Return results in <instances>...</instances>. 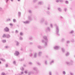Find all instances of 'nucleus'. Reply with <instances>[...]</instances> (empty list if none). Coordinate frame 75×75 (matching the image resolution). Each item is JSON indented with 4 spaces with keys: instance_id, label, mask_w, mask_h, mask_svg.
Here are the masks:
<instances>
[{
    "instance_id": "1",
    "label": "nucleus",
    "mask_w": 75,
    "mask_h": 75,
    "mask_svg": "<svg viewBox=\"0 0 75 75\" xmlns=\"http://www.w3.org/2000/svg\"><path fill=\"white\" fill-rule=\"evenodd\" d=\"M55 26L56 27V31H57V35L59 36V27L57 26V24H55Z\"/></svg>"
},
{
    "instance_id": "2",
    "label": "nucleus",
    "mask_w": 75,
    "mask_h": 75,
    "mask_svg": "<svg viewBox=\"0 0 75 75\" xmlns=\"http://www.w3.org/2000/svg\"><path fill=\"white\" fill-rule=\"evenodd\" d=\"M43 38L46 41H47V42H45V46H47V42H48V38L46 36H44Z\"/></svg>"
},
{
    "instance_id": "3",
    "label": "nucleus",
    "mask_w": 75,
    "mask_h": 75,
    "mask_svg": "<svg viewBox=\"0 0 75 75\" xmlns=\"http://www.w3.org/2000/svg\"><path fill=\"white\" fill-rule=\"evenodd\" d=\"M28 21H30V22L32 20H33V19H32V18H31V16H28Z\"/></svg>"
},
{
    "instance_id": "4",
    "label": "nucleus",
    "mask_w": 75,
    "mask_h": 75,
    "mask_svg": "<svg viewBox=\"0 0 75 75\" xmlns=\"http://www.w3.org/2000/svg\"><path fill=\"white\" fill-rule=\"evenodd\" d=\"M38 4L40 5H42V4H44V2L42 1H39L38 2Z\"/></svg>"
},
{
    "instance_id": "5",
    "label": "nucleus",
    "mask_w": 75,
    "mask_h": 75,
    "mask_svg": "<svg viewBox=\"0 0 75 75\" xmlns=\"http://www.w3.org/2000/svg\"><path fill=\"white\" fill-rule=\"evenodd\" d=\"M23 23H24V24H29V23H30V21L28 20V21H27L25 22H23Z\"/></svg>"
},
{
    "instance_id": "6",
    "label": "nucleus",
    "mask_w": 75,
    "mask_h": 75,
    "mask_svg": "<svg viewBox=\"0 0 75 75\" xmlns=\"http://www.w3.org/2000/svg\"><path fill=\"white\" fill-rule=\"evenodd\" d=\"M37 52H35L34 53V54L33 55V57H34L35 58H37Z\"/></svg>"
},
{
    "instance_id": "7",
    "label": "nucleus",
    "mask_w": 75,
    "mask_h": 75,
    "mask_svg": "<svg viewBox=\"0 0 75 75\" xmlns=\"http://www.w3.org/2000/svg\"><path fill=\"white\" fill-rule=\"evenodd\" d=\"M29 57H32L33 56H34V54L33 53V52H32L31 53H30L29 54Z\"/></svg>"
},
{
    "instance_id": "8",
    "label": "nucleus",
    "mask_w": 75,
    "mask_h": 75,
    "mask_svg": "<svg viewBox=\"0 0 75 75\" xmlns=\"http://www.w3.org/2000/svg\"><path fill=\"white\" fill-rule=\"evenodd\" d=\"M28 75H31L32 74H33V73L32 71H29L27 73Z\"/></svg>"
},
{
    "instance_id": "9",
    "label": "nucleus",
    "mask_w": 75,
    "mask_h": 75,
    "mask_svg": "<svg viewBox=\"0 0 75 75\" xmlns=\"http://www.w3.org/2000/svg\"><path fill=\"white\" fill-rule=\"evenodd\" d=\"M42 52H40L38 53V55L39 56H40V57H41L42 55Z\"/></svg>"
},
{
    "instance_id": "10",
    "label": "nucleus",
    "mask_w": 75,
    "mask_h": 75,
    "mask_svg": "<svg viewBox=\"0 0 75 75\" xmlns=\"http://www.w3.org/2000/svg\"><path fill=\"white\" fill-rule=\"evenodd\" d=\"M28 70H26L24 71V73L26 75H27V73H28Z\"/></svg>"
},
{
    "instance_id": "11",
    "label": "nucleus",
    "mask_w": 75,
    "mask_h": 75,
    "mask_svg": "<svg viewBox=\"0 0 75 75\" xmlns=\"http://www.w3.org/2000/svg\"><path fill=\"white\" fill-rule=\"evenodd\" d=\"M37 47L38 48H39V49H42L43 47L42 46H41L40 45H39L37 46Z\"/></svg>"
},
{
    "instance_id": "12",
    "label": "nucleus",
    "mask_w": 75,
    "mask_h": 75,
    "mask_svg": "<svg viewBox=\"0 0 75 75\" xmlns=\"http://www.w3.org/2000/svg\"><path fill=\"white\" fill-rule=\"evenodd\" d=\"M54 49H55V50H58L59 49V47H58L57 46H56L55 47H54Z\"/></svg>"
},
{
    "instance_id": "13",
    "label": "nucleus",
    "mask_w": 75,
    "mask_h": 75,
    "mask_svg": "<svg viewBox=\"0 0 75 75\" xmlns=\"http://www.w3.org/2000/svg\"><path fill=\"white\" fill-rule=\"evenodd\" d=\"M33 69L34 70H35V71H37V70L38 69L37 67H33Z\"/></svg>"
},
{
    "instance_id": "14",
    "label": "nucleus",
    "mask_w": 75,
    "mask_h": 75,
    "mask_svg": "<svg viewBox=\"0 0 75 75\" xmlns=\"http://www.w3.org/2000/svg\"><path fill=\"white\" fill-rule=\"evenodd\" d=\"M44 21H45L44 19H42L41 20L40 22L41 23H44Z\"/></svg>"
},
{
    "instance_id": "15",
    "label": "nucleus",
    "mask_w": 75,
    "mask_h": 75,
    "mask_svg": "<svg viewBox=\"0 0 75 75\" xmlns=\"http://www.w3.org/2000/svg\"><path fill=\"white\" fill-rule=\"evenodd\" d=\"M66 64H67V65H71V63L69 62H67Z\"/></svg>"
},
{
    "instance_id": "16",
    "label": "nucleus",
    "mask_w": 75,
    "mask_h": 75,
    "mask_svg": "<svg viewBox=\"0 0 75 75\" xmlns=\"http://www.w3.org/2000/svg\"><path fill=\"white\" fill-rule=\"evenodd\" d=\"M4 30L6 31L7 32L8 31V28L6 27L4 29Z\"/></svg>"
},
{
    "instance_id": "17",
    "label": "nucleus",
    "mask_w": 75,
    "mask_h": 75,
    "mask_svg": "<svg viewBox=\"0 0 75 75\" xmlns=\"http://www.w3.org/2000/svg\"><path fill=\"white\" fill-rule=\"evenodd\" d=\"M19 35L20 36H23V32H20Z\"/></svg>"
},
{
    "instance_id": "18",
    "label": "nucleus",
    "mask_w": 75,
    "mask_h": 75,
    "mask_svg": "<svg viewBox=\"0 0 75 75\" xmlns=\"http://www.w3.org/2000/svg\"><path fill=\"white\" fill-rule=\"evenodd\" d=\"M66 55L67 57H68V56L69 55V53L68 52H67V53H66Z\"/></svg>"
},
{
    "instance_id": "19",
    "label": "nucleus",
    "mask_w": 75,
    "mask_h": 75,
    "mask_svg": "<svg viewBox=\"0 0 75 75\" xmlns=\"http://www.w3.org/2000/svg\"><path fill=\"white\" fill-rule=\"evenodd\" d=\"M45 25H48V23L47 21H46L45 22Z\"/></svg>"
},
{
    "instance_id": "20",
    "label": "nucleus",
    "mask_w": 75,
    "mask_h": 75,
    "mask_svg": "<svg viewBox=\"0 0 75 75\" xmlns=\"http://www.w3.org/2000/svg\"><path fill=\"white\" fill-rule=\"evenodd\" d=\"M18 54L19 53L18 52H16L15 54V55H18Z\"/></svg>"
},
{
    "instance_id": "21",
    "label": "nucleus",
    "mask_w": 75,
    "mask_h": 75,
    "mask_svg": "<svg viewBox=\"0 0 75 75\" xmlns=\"http://www.w3.org/2000/svg\"><path fill=\"white\" fill-rule=\"evenodd\" d=\"M62 50L63 52H64L65 51V49H64V48H62Z\"/></svg>"
},
{
    "instance_id": "22",
    "label": "nucleus",
    "mask_w": 75,
    "mask_h": 75,
    "mask_svg": "<svg viewBox=\"0 0 75 75\" xmlns=\"http://www.w3.org/2000/svg\"><path fill=\"white\" fill-rule=\"evenodd\" d=\"M47 30L48 31H50V28L49 27H48L47 28Z\"/></svg>"
},
{
    "instance_id": "23",
    "label": "nucleus",
    "mask_w": 75,
    "mask_h": 75,
    "mask_svg": "<svg viewBox=\"0 0 75 75\" xmlns=\"http://www.w3.org/2000/svg\"><path fill=\"white\" fill-rule=\"evenodd\" d=\"M65 3L66 4H68L69 3V2H68V1H65Z\"/></svg>"
},
{
    "instance_id": "24",
    "label": "nucleus",
    "mask_w": 75,
    "mask_h": 75,
    "mask_svg": "<svg viewBox=\"0 0 75 75\" xmlns=\"http://www.w3.org/2000/svg\"><path fill=\"white\" fill-rule=\"evenodd\" d=\"M21 69L22 71H24V68H23V67H21Z\"/></svg>"
},
{
    "instance_id": "25",
    "label": "nucleus",
    "mask_w": 75,
    "mask_h": 75,
    "mask_svg": "<svg viewBox=\"0 0 75 75\" xmlns=\"http://www.w3.org/2000/svg\"><path fill=\"white\" fill-rule=\"evenodd\" d=\"M37 1H38V0H33V2L34 3H36Z\"/></svg>"
},
{
    "instance_id": "26",
    "label": "nucleus",
    "mask_w": 75,
    "mask_h": 75,
    "mask_svg": "<svg viewBox=\"0 0 75 75\" xmlns=\"http://www.w3.org/2000/svg\"><path fill=\"white\" fill-rule=\"evenodd\" d=\"M54 61L53 60L51 62H50V64L51 65V64H52V63H54Z\"/></svg>"
},
{
    "instance_id": "27",
    "label": "nucleus",
    "mask_w": 75,
    "mask_h": 75,
    "mask_svg": "<svg viewBox=\"0 0 75 75\" xmlns=\"http://www.w3.org/2000/svg\"><path fill=\"white\" fill-rule=\"evenodd\" d=\"M29 64H30V65H33V63L31 62H29Z\"/></svg>"
},
{
    "instance_id": "28",
    "label": "nucleus",
    "mask_w": 75,
    "mask_h": 75,
    "mask_svg": "<svg viewBox=\"0 0 75 75\" xmlns=\"http://www.w3.org/2000/svg\"><path fill=\"white\" fill-rule=\"evenodd\" d=\"M42 43H44L45 42V40H42Z\"/></svg>"
},
{
    "instance_id": "29",
    "label": "nucleus",
    "mask_w": 75,
    "mask_h": 75,
    "mask_svg": "<svg viewBox=\"0 0 75 75\" xmlns=\"http://www.w3.org/2000/svg\"><path fill=\"white\" fill-rule=\"evenodd\" d=\"M59 1L61 3H63L64 1L63 0H59Z\"/></svg>"
},
{
    "instance_id": "30",
    "label": "nucleus",
    "mask_w": 75,
    "mask_h": 75,
    "mask_svg": "<svg viewBox=\"0 0 75 75\" xmlns=\"http://www.w3.org/2000/svg\"><path fill=\"white\" fill-rule=\"evenodd\" d=\"M24 58H23V59H20V61H24Z\"/></svg>"
},
{
    "instance_id": "31",
    "label": "nucleus",
    "mask_w": 75,
    "mask_h": 75,
    "mask_svg": "<svg viewBox=\"0 0 75 75\" xmlns=\"http://www.w3.org/2000/svg\"><path fill=\"white\" fill-rule=\"evenodd\" d=\"M74 31L73 30H72V31H71L70 32V33L71 34H72V33H74Z\"/></svg>"
},
{
    "instance_id": "32",
    "label": "nucleus",
    "mask_w": 75,
    "mask_h": 75,
    "mask_svg": "<svg viewBox=\"0 0 75 75\" xmlns=\"http://www.w3.org/2000/svg\"><path fill=\"white\" fill-rule=\"evenodd\" d=\"M19 40H23V38L20 37Z\"/></svg>"
},
{
    "instance_id": "33",
    "label": "nucleus",
    "mask_w": 75,
    "mask_h": 75,
    "mask_svg": "<svg viewBox=\"0 0 75 75\" xmlns=\"http://www.w3.org/2000/svg\"><path fill=\"white\" fill-rule=\"evenodd\" d=\"M45 65H47V61H45Z\"/></svg>"
},
{
    "instance_id": "34",
    "label": "nucleus",
    "mask_w": 75,
    "mask_h": 75,
    "mask_svg": "<svg viewBox=\"0 0 75 75\" xmlns=\"http://www.w3.org/2000/svg\"><path fill=\"white\" fill-rule=\"evenodd\" d=\"M29 13H32V11L31 10H29Z\"/></svg>"
},
{
    "instance_id": "35",
    "label": "nucleus",
    "mask_w": 75,
    "mask_h": 75,
    "mask_svg": "<svg viewBox=\"0 0 75 75\" xmlns=\"http://www.w3.org/2000/svg\"><path fill=\"white\" fill-rule=\"evenodd\" d=\"M33 39V38H32V37L31 36L29 38V40H31Z\"/></svg>"
},
{
    "instance_id": "36",
    "label": "nucleus",
    "mask_w": 75,
    "mask_h": 75,
    "mask_svg": "<svg viewBox=\"0 0 75 75\" xmlns=\"http://www.w3.org/2000/svg\"><path fill=\"white\" fill-rule=\"evenodd\" d=\"M72 63H74V62L72 61H71V64H72Z\"/></svg>"
},
{
    "instance_id": "37",
    "label": "nucleus",
    "mask_w": 75,
    "mask_h": 75,
    "mask_svg": "<svg viewBox=\"0 0 75 75\" xmlns=\"http://www.w3.org/2000/svg\"><path fill=\"white\" fill-rule=\"evenodd\" d=\"M29 44H30V45H32L33 44V43L32 42H30Z\"/></svg>"
},
{
    "instance_id": "38",
    "label": "nucleus",
    "mask_w": 75,
    "mask_h": 75,
    "mask_svg": "<svg viewBox=\"0 0 75 75\" xmlns=\"http://www.w3.org/2000/svg\"><path fill=\"white\" fill-rule=\"evenodd\" d=\"M37 64H38L39 65H41V63H40L39 62L37 63Z\"/></svg>"
},
{
    "instance_id": "39",
    "label": "nucleus",
    "mask_w": 75,
    "mask_h": 75,
    "mask_svg": "<svg viewBox=\"0 0 75 75\" xmlns=\"http://www.w3.org/2000/svg\"><path fill=\"white\" fill-rule=\"evenodd\" d=\"M50 25H51V27L52 28H53V25H52V24H50Z\"/></svg>"
},
{
    "instance_id": "40",
    "label": "nucleus",
    "mask_w": 75,
    "mask_h": 75,
    "mask_svg": "<svg viewBox=\"0 0 75 75\" xmlns=\"http://www.w3.org/2000/svg\"><path fill=\"white\" fill-rule=\"evenodd\" d=\"M49 75H52V73H51V71L49 72Z\"/></svg>"
},
{
    "instance_id": "41",
    "label": "nucleus",
    "mask_w": 75,
    "mask_h": 75,
    "mask_svg": "<svg viewBox=\"0 0 75 75\" xmlns=\"http://www.w3.org/2000/svg\"><path fill=\"white\" fill-rule=\"evenodd\" d=\"M20 50L21 51H23V48H21L20 49Z\"/></svg>"
},
{
    "instance_id": "42",
    "label": "nucleus",
    "mask_w": 75,
    "mask_h": 75,
    "mask_svg": "<svg viewBox=\"0 0 75 75\" xmlns=\"http://www.w3.org/2000/svg\"><path fill=\"white\" fill-rule=\"evenodd\" d=\"M59 0H56L57 3H59Z\"/></svg>"
},
{
    "instance_id": "43",
    "label": "nucleus",
    "mask_w": 75,
    "mask_h": 75,
    "mask_svg": "<svg viewBox=\"0 0 75 75\" xmlns=\"http://www.w3.org/2000/svg\"><path fill=\"white\" fill-rule=\"evenodd\" d=\"M1 60H2V61H5V60L3 59H1Z\"/></svg>"
},
{
    "instance_id": "44",
    "label": "nucleus",
    "mask_w": 75,
    "mask_h": 75,
    "mask_svg": "<svg viewBox=\"0 0 75 75\" xmlns=\"http://www.w3.org/2000/svg\"><path fill=\"white\" fill-rule=\"evenodd\" d=\"M9 0H5L6 1V3H8V1Z\"/></svg>"
},
{
    "instance_id": "45",
    "label": "nucleus",
    "mask_w": 75,
    "mask_h": 75,
    "mask_svg": "<svg viewBox=\"0 0 75 75\" xmlns=\"http://www.w3.org/2000/svg\"><path fill=\"white\" fill-rule=\"evenodd\" d=\"M63 74H64V75H65V71H63Z\"/></svg>"
},
{
    "instance_id": "46",
    "label": "nucleus",
    "mask_w": 75,
    "mask_h": 75,
    "mask_svg": "<svg viewBox=\"0 0 75 75\" xmlns=\"http://www.w3.org/2000/svg\"><path fill=\"white\" fill-rule=\"evenodd\" d=\"M6 37L7 38H9V37H10V35H7L6 36Z\"/></svg>"
},
{
    "instance_id": "47",
    "label": "nucleus",
    "mask_w": 75,
    "mask_h": 75,
    "mask_svg": "<svg viewBox=\"0 0 75 75\" xmlns=\"http://www.w3.org/2000/svg\"><path fill=\"white\" fill-rule=\"evenodd\" d=\"M1 75H5V74L4 73H2L1 74Z\"/></svg>"
},
{
    "instance_id": "48",
    "label": "nucleus",
    "mask_w": 75,
    "mask_h": 75,
    "mask_svg": "<svg viewBox=\"0 0 75 75\" xmlns=\"http://www.w3.org/2000/svg\"><path fill=\"white\" fill-rule=\"evenodd\" d=\"M62 41H65V39L64 38H62Z\"/></svg>"
},
{
    "instance_id": "49",
    "label": "nucleus",
    "mask_w": 75,
    "mask_h": 75,
    "mask_svg": "<svg viewBox=\"0 0 75 75\" xmlns=\"http://www.w3.org/2000/svg\"><path fill=\"white\" fill-rule=\"evenodd\" d=\"M67 42L68 44H69V42H70V41H68Z\"/></svg>"
},
{
    "instance_id": "50",
    "label": "nucleus",
    "mask_w": 75,
    "mask_h": 75,
    "mask_svg": "<svg viewBox=\"0 0 75 75\" xmlns=\"http://www.w3.org/2000/svg\"><path fill=\"white\" fill-rule=\"evenodd\" d=\"M58 10H61V8H57Z\"/></svg>"
},
{
    "instance_id": "51",
    "label": "nucleus",
    "mask_w": 75,
    "mask_h": 75,
    "mask_svg": "<svg viewBox=\"0 0 75 75\" xmlns=\"http://www.w3.org/2000/svg\"><path fill=\"white\" fill-rule=\"evenodd\" d=\"M6 35H3V37H6Z\"/></svg>"
},
{
    "instance_id": "52",
    "label": "nucleus",
    "mask_w": 75,
    "mask_h": 75,
    "mask_svg": "<svg viewBox=\"0 0 75 75\" xmlns=\"http://www.w3.org/2000/svg\"><path fill=\"white\" fill-rule=\"evenodd\" d=\"M70 74L71 75H74V74L72 73H70Z\"/></svg>"
},
{
    "instance_id": "53",
    "label": "nucleus",
    "mask_w": 75,
    "mask_h": 75,
    "mask_svg": "<svg viewBox=\"0 0 75 75\" xmlns=\"http://www.w3.org/2000/svg\"><path fill=\"white\" fill-rule=\"evenodd\" d=\"M47 9H48V10H50V9H51V8L50 7H49Z\"/></svg>"
},
{
    "instance_id": "54",
    "label": "nucleus",
    "mask_w": 75,
    "mask_h": 75,
    "mask_svg": "<svg viewBox=\"0 0 75 75\" xmlns=\"http://www.w3.org/2000/svg\"><path fill=\"white\" fill-rule=\"evenodd\" d=\"M13 22H16V20L15 19H13Z\"/></svg>"
},
{
    "instance_id": "55",
    "label": "nucleus",
    "mask_w": 75,
    "mask_h": 75,
    "mask_svg": "<svg viewBox=\"0 0 75 75\" xmlns=\"http://www.w3.org/2000/svg\"><path fill=\"white\" fill-rule=\"evenodd\" d=\"M24 74V72H21V74Z\"/></svg>"
},
{
    "instance_id": "56",
    "label": "nucleus",
    "mask_w": 75,
    "mask_h": 75,
    "mask_svg": "<svg viewBox=\"0 0 75 75\" xmlns=\"http://www.w3.org/2000/svg\"><path fill=\"white\" fill-rule=\"evenodd\" d=\"M19 17L21 16V12H19Z\"/></svg>"
},
{
    "instance_id": "57",
    "label": "nucleus",
    "mask_w": 75,
    "mask_h": 75,
    "mask_svg": "<svg viewBox=\"0 0 75 75\" xmlns=\"http://www.w3.org/2000/svg\"><path fill=\"white\" fill-rule=\"evenodd\" d=\"M3 42H6V40H3Z\"/></svg>"
},
{
    "instance_id": "58",
    "label": "nucleus",
    "mask_w": 75,
    "mask_h": 75,
    "mask_svg": "<svg viewBox=\"0 0 75 75\" xmlns=\"http://www.w3.org/2000/svg\"><path fill=\"white\" fill-rule=\"evenodd\" d=\"M59 12H61V11H62V10H59Z\"/></svg>"
},
{
    "instance_id": "59",
    "label": "nucleus",
    "mask_w": 75,
    "mask_h": 75,
    "mask_svg": "<svg viewBox=\"0 0 75 75\" xmlns=\"http://www.w3.org/2000/svg\"><path fill=\"white\" fill-rule=\"evenodd\" d=\"M72 42H74V39H72L71 40Z\"/></svg>"
},
{
    "instance_id": "60",
    "label": "nucleus",
    "mask_w": 75,
    "mask_h": 75,
    "mask_svg": "<svg viewBox=\"0 0 75 75\" xmlns=\"http://www.w3.org/2000/svg\"><path fill=\"white\" fill-rule=\"evenodd\" d=\"M23 67H26V65L25 64H24Z\"/></svg>"
},
{
    "instance_id": "61",
    "label": "nucleus",
    "mask_w": 75,
    "mask_h": 75,
    "mask_svg": "<svg viewBox=\"0 0 75 75\" xmlns=\"http://www.w3.org/2000/svg\"><path fill=\"white\" fill-rule=\"evenodd\" d=\"M10 25H13V24L12 23H10Z\"/></svg>"
},
{
    "instance_id": "62",
    "label": "nucleus",
    "mask_w": 75,
    "mask_h": 75,
    "mask_svg": "<svg viewBox=\"0 0 75 75\" xmlns=\"http://www.w3.org/2000/svg\"><path fill=\"white\" fill-rule=\"evenodd\" d=\"M2 9H3V8H2V7H0V10H1Z\"/></svg>"
},
{
    "instance_id": "63",
    "label": "nucleus",
    "mask_w": 75,
    "mask_h": 75,
    "mask_svg": "<svg viewBox=\"0 0 75 75\" xmlns=\"http://www.w3.org/2000/svg\"><path fill=\"white\" fill-rule=\"evenodd\" d=\"M47 14H50V12H47Z\"/></svg>"
},
{
    "instance_id": "64",
    "label": "nucleus",
    "mask_w": 75,
    "mask_h": 75,
    "mask_svg": "<svg viewBox=\"0 0 75 75\" xmlns=\"http://www.w3.org/2000/svg\"><path fill=\"white\" fill-rule=\"evenodd\" d=\"M13 63L14 64H16V62L15 61H14L13 62Z\"/></svg>"
}]
</instances>
